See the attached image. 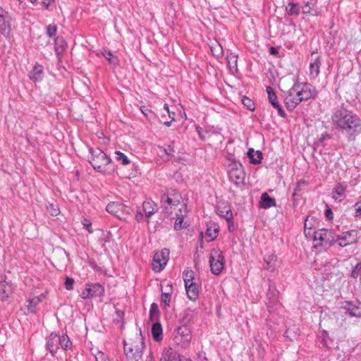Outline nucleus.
<instances>
[{
    "mask_svg": "<svg viewBox=\"0 0 361 361\" xmlns=\"http://www.w3.org/2000/svg\"><path fill=\"white\" fill-rule=\"evenodd\" d=\"M316 222V219L314 217L307 216L306 217L304 223V233L306 236L311 235V230L314 226V223Z\"/></svg>",
    "mask_w": 361,
    "mask_h": 361,
    "instance_id": "30",
    "label": "nucleus"
},
{
    "mask_svg": "<svg viewBox=\"0 0 361 361\" xmlns=\"http://www.w3.org/2000/svg\"><path fill=\"white\" fill-rule=\"evenodd\" d=\"M314 6L313 2L308 1L303 7H302V12L305 13H310L312 6Z\"/></svg>",
    "mask_w": 361,
    "mask_h": 361,
    "instance_id": "52",
    "label": "nucleus"
},
{
    "mask_svg": "<svg viewBox=\"0 0 361 361\" xmlns=\"http://www.w3.org/2000/svg\"><path fill=\"white\" fill-rule=\"evenodd\" d=\"M247 157L250 158L252 164H257L261 163L262 154L259 150L255 151L253 149L250 148L247 151Z\"/></svg>",
    "mask_w": 361,
    "mask_h": 361,
    "instance_id": "28",
    "label": "nucleus"
},
{
    "mask_svg": "<svg viewBox=\"0 0 361 361\" xmlns=\"http://www.w3.org/2000/svg\"><path fill=\"white\" fill-rule=\"evenodd\" d=\"M12 293L11 285L6 281L0 282V299L6 300Z\"/></svg>",
    "mask_w": 361,
    "mask_h": 361,
    "instance_id": "22",
    "label": "nucleus"
},
{
    "mask_svg": "<svg viewBox=\"0 0 361 361\" xmlns=\"http://www.w3.org/2000/svg\"><path fill=\"white\" fill-rule=\"evenodd\" d=\"M345 310L351 317H361V313L359 312L358 307L355 305L352 302H347V307H345Z\"/></svg>",
    "mask_w": 361,
    "mask_h": 361,
    "instance_id": "33",
    "label": "nucleus"
},
{
    "mask_svg": "<svg viewBox=\"0 0 361 361\" xmlns=\"http://www.w3.org/2000/svg\"><path fill=\"white\" fill-rule=\"evenodd\" d=\"M181 356L171 348H164L161 354L159 361H180Z\"/></svg>",
    "mask_w": 361,
    "mask_h": 361,
    "instance_id": "15",
    "label": "nucleus"
},
{
    "mask_svg": "<svg viewBox=\"0 0 361 361\" xmlns=\"http://www.w3.org/2000/svg\"><path fill=\"white\" fill-rule=\"evenodd\" d=\"M317 92L314 87L306 82H295L284 96L287 109H294L301 102L314 98Z\"/></svg>",
    "mask_w": 361,
    "mask_h": 361,
    "instance_id": "1",
    "label": "nucleus"
},
{
    "mask_svg": "<svg viewBox=\"0 0 361 361\" xmlns=\"http://www.w3.org/2000/svg\"><path fill=\"white\" fill-rule=\"evenodd\" d=\"M314 240L317 242V245H322L328 244L334 245V233L329 229H319L314 232Z\"/></svg>",
    "mask_w": 361,
    "mask_h": 361,
    "instance_id": "11",
    "label": "nucleus"
},
{
    "mask_svg": "<svg viewBox=\"0 0 361 361\" xmlns=\"http://www.w3.org/2000/svg\"><path fill=\"white\" fill-rule=\"evenodd\" d=\"M140 111H142V113L145 116H148V113H151L152 111L151 110H149L147 109L145 106H142L140 107Z\"/></svg>",
    "mask_w": 361,
    "mask_h": 361,
    "instance_id": "56",
    "label": "nucleus"
},
{
    "mask_svg": "<svg viewBox=\"0 0 361 361\" xmlns=\"http://www.w3.org/2000/svg\"><path fill=\"white\" fill-rule=\"evenodd\" d=\"M172 122L173 121H171V120L170 121H165L164 123V125L166 126V127H169L171 125Z\"/></svg>",
    "mask_w": 361,
    "mask_h": 361,
    "instance_id": "62",
    "label": "nucleus"
},
{
    "mask_svg": "<svg viewBox=\"0 0 361 361\" xmlns=\"http://www.w3.org/2000/svg\"><path fill=\"white\" fill-rule=\"evenodd\" d=\"M280 265V260L277 255L274 253H268L264 257V269L269 271H275Z\"/></svg>",
    "mask_w": 361,
    "mask_h": 361,
    "instance_id": "12",
    "label": "nucleus"
},
{
    "mask_svg": "<svg viewBox=\"0 0 361 361\" xmlns=\"http://www.w3.org/2000/svg\"><path fill=\"white\" fill-rule=\"evenodd\" d=\"M355 216H361V200L355 204Z\"/></svg>",
    "mask_w": 361,
    "mask_h": 361,
    "instance_id": "53",
    "label": "nucleus"
},
{
    "mask_svg": "<svg viewBox=\"0 0 361 361\" xmlns=\"http://www.w3.org/2000/svg\"><path fill=\"white\" fill-rule=\"evenodd\" d=\"M321 66V59L319 56L312 58L309 66V75L311 78L315 79L319 74Z\"/></svg>",
    "mask_w": 361,
    "mask_h": 361,
    "instance_id": "16",
    "label": "nucleus"
},
{
    "mask_svg": "<svg viewBox=\"0 0 361 361\" xmlns=\"http://www.w3.org/2000/svg\"><path fill=\"white\" fill-rule=\"evenodd\" d=\"M152 336L156 341H161L163 339V329L160 323H154L152 325Z\"/></svg>",
    "mask_w": 361,
    "mask_h": 361,
    "instance_id": "23",
    "label": "nucleus"
},
{
    "mask_svg": "<svg viewBox=\"0 0 361 361\" xmlns=\"http://www.w3.org/2000/svg\"><path fill=\"white\" fill-rule=\"evenodd\" d=\"M219 227L217 224H212L208 225L206 231V236L209 238V240H214L218 235Z\"/></svg>",
    "mask_w": 361,
    "mask_h": 361,
    "instance_id": "29",
    "label": "nucleus"
},
{
    "mask_svg": "<svg viewBox=\"0 0 361 361\" xmlns=\"http://www.w3.org/2000/svg\"><path fill=\"white\" fill-rule=\"evenodd\" d=\"M145 349V343L141 334H136L128 341H123V350L128 361H139Z\"/></svg>",
    "mask_w": 361,
    "mask_h": 361,
    "instance_id": "4",
    "label": "nucleus"
},
{
    "mask_svg": "<svg viewBox=\"0 0 361 361\" xmlns=\"http://www.w3.org/2000/svg\"><path fill=\"white\" fill-rule=\"evenodd\" d=\"M210 49L213 55L216 57H219L223 54V49L220 44L216 41L211 43Z\"/></svg>",
    "mask_w": 361,
    "mask_h": 361,
    "instance_id": "35",
    "label": "nucleus"
},
{
    "mask_svg": "<svg viewBox=\"0 0 361 361\" xmlns=\"http://www.w3.org/2000/svg\"><path fill=\"white\" fill-rule=\"evenodd\" d=\"M269 52H270L271 54H278L277 49L275 47H271L270 48Z\"/></svg>",
    "mask_w": 361,
    "mask_h": 361,
    "instance_id": "60",
    "label": "nucleus"
},
{
    "mask_svg": "<svg viewBox=\"0 0 361 361\" xmlns=\"http://www.w3.org/2000/svg\"><path fill=\"white\" fill-rule=\"evenodd\" d=\"M54 0H43L42 1V4L43 6H44L47 9L49 8V6L51 3H53Z\"/></svg>",
    "mask_w": 361,
    "mask_h": 361,
    "instance_id": "55",
    "label": "nucleus"
},
{
    "mask_svg": "<svg viewBox=\"0 0 361 361\" xmlns=\"http://www.w3.org/2000/svg\"><path fill=\"white\" fill-rule=\"evenodd\" d=\"M222 206L223 207L226 208V214L224 215V219L228 222V231L231 232L234 229V225L233 221V213L228 204H223Z\"/></svg>",
    "mask_w": 361,
    "mask_h": 361,
    "instance_id": "26",
    "label": "nucleus"
},
{
    "mask_svg": "<svg viewBox=\"0 0 361 361\" xmlns=\"http://www.w3.org/2000/svg\"><path fill=\"white\" fill-rule=\"evenodd\" d=\"M96 361H109L108 357L102 351L97 350L92 353Z\"/></svg>",
    "mask_w": 361,
    "mask_h": 361,
    "instance_id": "41",
    "label": "nucleus"
},
{
    "mask_svg": "<svg viewBox=\"0 0 361 361\" xmlns=\"http://www.w3.org/2000/svg\"><path fill=\"white\" fill-rule=\"evenodd\" d=\"M135 219L138 222H141L143 221V214L140 212H137L136 214H135Z\"/></svg>",
    "mask_w": 361,
    "mask_h": 361,
    "instance_id": "54",
    "label": "nucleus"
},
{
    "mask_svg": "<svg viewBox=\"0 0 361 361\" xmlns=\"http://www.w3.org/2000/svg\"><path fill=\"white\" fill-rule=\"evenodd\" d=\"M142 209L145 217L149 219L157 211V206L152 200H145L142 204Z\"/></svg>",
    "mask_w": 361,
    "mask_h": 361,
    "instance_id": "19",
    "label": "nucleus"
},
{
    "mask_svg": "<svg viewBox=\"0 0 361 361\" xmlns=\"http://www.w3.org/2000/svg\"><path fill=\"white\" fill-rule=\"evenodd\" d=\"M159 314V309L155 303H152L149 310V318L151 320H154Z\"/></svg>",
    "mask_w": 361,
    "mask_h": 361,
    "instance_id": "40",
    "label": "nucleus"
},
{
    "mask_svg": "<svg viewBox=\"0 0 361 361\" xmlns=\"http://www.w3.org/2000/svg\"><path fill=\"white\" fill-rule=\"evenodd\" d=\"M46 295L44 293L41 294L40 295L34 296L31 299L27 300V313H35L36 312V307L37 305L45 298Z\"/></svg>",
    "mask_w": 361,
    "mask_h": 361,
    "instance_id": "18",
    "label": "nucleus"
},
{
    "mask_svg": "<svg viewBox=\"0 0 361 361\" xmlns=\"http://www.w3.org/2000/svg\"><path fill=\"white\" fill-rule=\"evenodd\" d=\"M266 91L267 92L268 99L271 104L273 106V107L277 109L279 114L281 117H284L286 116V113L283 111L281 105L278 102L277 96L273 88L271 87H267Z\"/></svg>",
    "mask_w": 361,
    "mask_h": 361,
    "instance_id": "14",
    "label": "nucleus"
},
{
    "mask_svg": "<svg viewBox=\"0 0 361 361\" xmlns=\"http://www.w3.org/2000/svg\"><path fill=\"white\" fill-rule=\"evenodd\" d=\"M74 279L73 278L66 276L65 279V287L68 290H71L73 289Z\"/></svg>",
    "mask_w": 361,
    "mask_h": 361,
    "instance_id": "43",
    "label": "nucleus"
},
{
    "mask_svg": "<svg viewBox=\"0 0 361 361\" xmlns=\"http://www.w3.org/2000/svg\"><path fill=\"white\" fill-rule=\"evenodd\" d=\"M102 54L106 58L111 65L117 66L118 64V59L117 56H114L110 51L104 49L102 51Z\"/></svg>",
    "mask_w": 361,
    "mask_h": 361,
    "instance_id": "32",
    "label": "nucleus"
},
{
    "mask_svg": "<svg viewBox=\"0 0 361 361\" xmlns=\"http://www.w3.org/2000/svg\"><path fill=\"white\" fill-rule=\"evenodd\" d=\"M196 131H197V133H198L200 137L202 140H205L206 139V135L207 133V130H204L201 127L197 126L196 127Z\"/></svg>",
    "mask_w": 361,
    "mask_h": 361,
    "instance_id": "51",
    "label": "nucleus"
},
{
    "mask_svg": "<svg viewBox=\"0 0 361 361\" xmlns=\"http://www.w3.org/2000/svg\"><path fill=\"white\" fill-rule=\"evenodd\" d=\"M90 163L94 169L104 175H111L115 168L111 159L99 148L90 149Z\"/></svg>",
    "mask_w": 361,
    "mask_h": 361,
    "instance_id": "3",
    "label": "nucleus"
},
{
    "mask_svg": "<svg viewBox=\"0 0 361 361\" xmlns=\"http://www.w3.org/2000/svg\"><path fill=\"white\" fill-rule=\"evenodd\" d=\"M245 176L243 166L240 163H233L228 169L229 180L235 185L239 186L243 185Z\"/></svg>",
    "mask_w": 361,
    "mask_h": 361,
    "instance_id": "9",
    "label": "nucleus"
},
{
    "mask_svg": "<svg viewBox=\"0 0 361 361\" xmlns=\"http://www.w3.org/2000/svg\"><path fill=\"white\" fill-rule=\"evenodd\" d=\"M161 300L166 307H169L171 300V294L169 293H163L161 296Z\"/></svg>",
    "mask_w": 361,
    "mask_h": 361,
    "instance_id": "45",
    "label": "nucleus"
},
{
    "mask_svg": "<svg viewBox=\"0 0 361 361\" xmlns=\"http://www.w3.org/2000/svg\"><path fill=\"white\" fill-rule=\"evenodd\" d=\"M49 213L51 216H56L59 214V209L56 207H54L53 204H50L49 207Z\"/></svg>",
    "mask_w": 361,
    "mask_h": 361,
    "instance_id": "50",
    "label": "nucleus"
},
{
    "mask_svg": "<svg viewBox=\"0 0 361 361\" xmlns=\"http://www.w3.org/2000/svg\"><path fill=\"white\" fill-rule=\"evenodd\" d=\"M126 209L125 206L121 203L112 202L107 204L106 209L109 213L119 219H121L123 212Z\"/></svg>",
    "mask_w": 361,
    "mask_h": 361,
    "instance_id": "17",
    "label": "nucleus"
},
{
    "mask_svg": "<svg viewBox=\"0 0 361 361\" xmlns=\"http://www.w3.org/2000/svg\"><path fill=\"white\" fill-rule=\"evenodd\" d=\"M204 357H206V355L203 352H200L199 354H198V359H199V361H201L203 360Z\"/></svg>",
    "mask_w": 361,
    "mask_h": 361,
    "instance_id": "61",
    "label": "nucleus"
},
{
    "mask_svg": "<svg viewBox=\"0 0 361 361\" xmlns=\"http://www.w3.org/2000/svg\"><path fill=\"white\" fill-rule=\"evenodd\" d=\"M178 206V211L180 214H176L177 218L174 223V228L176 230H180L183 228V210L185 212V206L183 204H180Z\"/></svg>",
    "mask_w": 361,
    "mask_h": 361,
    "instance_id": "25",
    "label": "nucleus"
},
{
    "mask_svg": "<svg viewBox=\"0 0 361 361\" xmlns=\"http://www.w3.org/2000/svg\"><path fill=\"white\" fill-rule=\"evenodd\" d=\"M286 11L290 16H297L299 13V7L298 4L293 2H289L286 6Z\"/></svg>",
    "mask_w": 361,
    "mask_h": 361,
    "instance_id": "36",
    "label": "nucleus"
},
{
    "mask_svg": "<svg viewBox=\"0 0 361 361\" xmlns=\"http://www.w3.org/2000/svg\"><path fill=\"white\" fill-rule=\"evenodd\" d=\"M72 343L66 334L59 336L56 334L51 333L47 343V347L53 356H55V354L60 348L64 350H67L70 349Z\"/></svg>",
    "mask_w": 361,
    "mask_h": 361,
    "instance_id": "5",
    "label": "nucleus"
},
{
    "mask_svg": "<svg viewBox=\"0 0 361 361\" xmlns=\"http://www.w3.org/2000/svg\"><path fill=\"white\" fill-rule=\"evenodd\" d=\"M223 204H228V202L225 201L219 202L217 205V210L219 213V215L224 218V215L226 214V208L223 207Z\"/></svg>",
    "mask_w": 361,
    "mask_h": 361,
    "instance_id": "48",
    "label": "nucleus"
},
{
    "mask_svg": "<svg viewBox=\"0 0 361 361\" xmlns=\"http://www.w3.org/2000/svg\"><path fill=\"white\" fill-rule=\"evenodd\" d=\"M159 150L161 152H163L166 155L169 156V157H173L174 155V149L173 147H171V146H169L168 148H164L163 147H159Z\"/></svg>",
    "mask_w": 361,
    "mask_h": 361,
    "instance_id": "44",
    "label": "nucleus"
},
{
    "mask_svg": "<svg viewBox=\"0 0 361 361\" xmlns=\"http://www.w3.org/2000/svg\"><path fill=\"white\" fill-rule=\"evenodd\" d=\"M167 113L169 114V118H171V121H173L175 120V118H174L175 113L173 111H169Z\"/></svg>",
    "mask_w": 361,
    "mask_h": 361,
    "instance_id": "59",
    "label": "nucleus"
},
{
    "mask_svg": "<svg viewBox=\"0 0 361 361\" xmlns=\"http://www.w3.org/2000/svg\"><path fill=\"white\" fill-rule=\"evenodd\" d=\"M183 281L185 285L194 282V273L191 269H186L183 272Z\"/></svg>",
    "mask_w": 361,
    "mask_h": 361,
    "instance_id": "38",
    "label": "nucleus"
},
{
    "mask_svg": "<svg viewBox=\"0 0 361 361\" xmlns=\"http://www.w3.org/2000/svg\"><path fill=\"white\" fill-rule=\"evenodd\" d=\"M0 32L5 37H8L11 32L10 24H0Z\"/></svg>",
    "mask_w": 361,
    "mask_h": 361,
    "instance_id": "42",
    "label": "nucleus"
},
{
    "mask_svg": "<svg viewBox=\"0 0 361 361\" xmlns=\"http://www.w3.org/2000/svg\"><path fill=\"white\" fill-rule=\"evenodd\" d=\"M176 338L183 346L188 345L192 339L191 331L188 326L183 325L177 329Z\"/></svg>",
    "mask_w": 361,
    "mask_h": 361,
    "instance_id": "13",
    "label": "nucleus"
},
{
    "mask_svg": "<svg viewBox=\"0 0 361 361\" xmlns=\"http://www.w3.org/2000/svg\"><path fill=\"white\" fill-rule=\"evenodd\" d=\"M117 313L118 316H120L121 317H123L124 316V312L123 311H118Z\"/></svg>",
    "mask_w": 361,
    "mask_h": 361,
    "instance_id": "64",
    "label": "nucleus"
},
{
    "mask_svg": "<svg viewBox=\"0 0 361 361\" xmlns=\"http://www.w3.org/2000/svg\"><path fill=\"white\" fill-rule=\"evenodd\" d=\"M276 205V201L267 192L262 193L261 196V207L264 209L270 208Z\"/></svg>",
    "mask_w": 361,
    "mask_h": 361,
    "instance_id": "27",
    "label": "nucleus"
},
{
    "mask_svg": "<svg viewBox=\"0 0 361 361\" xmlns=\"http://www.w3.org/2000/svg\"><path fill=\"white\" fill-rule=\"evenodd\" d=\"M82 224L83 226L87 230L89 233H93V230L92 228V222L90 220H88L87 219H84L82 221Z\"/></svg>",
    "mask_w": 361,
    "mask_h": 361,
    "instance_id": "47",
    "label": "nucleus"
},
{
    "mask_svg": "<svg viewBox=\"0 0 361 361\" xmlns=\"http://www.w3.org/2000/svg\"><path fill=\"white\" fill-rule=\"evenodd\" d=\"M185 291L187 293L188 298L190 300H196L199 295V289L196 283H190L187 285H185Z\"/></svg>",
    "mask_w": 361,
    "mask_h": 361,
    "instance_id": "21",
    "label": "nucleus"
},
{
    "mask_svg": "<svg viewBox=\"0 0 361 361\" xmlns=\"http://www.w3.org/2000/svg\"><path fill=\"white\" fill-rule=\"evenodd\" d=\"M104 287L98 283H87L85 288L80 292V296L82 299L94 298L102 297L104 294Z\"/></svg>",
    "mask_w": 361,
    "mask_h": 361,
    "instance_id": "8",
    "label": "nucleus"
},
{
    "mask_svg": "<svg viewBox=\"0 0 361 361\" xmlns=\"http://www.w3.org/2000/svg\"><path fill=\"white\" fill-rule=\"evenodd\" d=\"M361 273V262H359L356 264L354 269L351 272V276L353 278H357Z\"/></svg>",
    "mask_w": 361,
    "mask_h": 361,
    "instance_id": "46",
    "label": "nucleus"
},
{
    "mask_svg": "<svg viewBox=\"0 0 361 361\" xmlns=\"http://www.w3.org/2000/svg\"><path fill=\"white\" fill-rule=\"evenodd\" d=\"M115 159L120 161L123 165L126 166L130 163L128 157L120 151L115 152Z\"/></svg>",
    "mask_w": 361,
    "mask_h": 361,
    "instance_id": "37",
    "label": "nucleus"
},
{
    "mask_svg": "<svg viewBox=\"0 0 361 361\" xmlns=\"http://www.w3.org/2000/svg\"><path fill=\"white\" fill-rule=\"evenodd\" d=\"M346 190V185L341 183H338L333 191V198L337 200L338 197H344V193Z\"/></svg>",
    "mask_w": 361,
    "mask_h": 361,
    "instance_id": "31",
    "label": "nucleus"
},
{
    "mask_svg": "<svg viewBox=\"0 0 361 361\" xmlns=\"http://www.w3.org/2000/svg\"><path fill=\"white\" fill-rule=\"evenodd\" d=\"M237 55L233 53H230L227 56L228 64L233 72H237Z\"/></svg>",
    "mask_w": 361,
    "mask_h": 361,
    "instance_id": "34",
    "label": "nucleus"
},
{
    "mask_svg": "<svg viewBox=\"0 0 361 361\" xmlns=\"http://www.w3.org/2000/svg\"><path fill=\"white\" fill-rule=\"evenodd\" d=\"M164 109L165 111H166V112H169L170 111L169 105L167 104H164Z\"/></svg>",
    "mask_w": 361,
    "mask_h": 361,
    "instance_id": "63",
    "label": "nucleus"
},
{
    "mask_svg": "<svg viewBox=\"0 0 361 361\" xmlns=\"http://www.w3.org/2000/svg\"><path fill=\"white\" fill-rule=\"evenodd\" d=\"M67 47L66 42L62 37H56L55 39V52L56 55L60 58Z\"/></svg>",
    "mask_w": 361,
    "mask_h": 361,
    "instance_id": "24",
    "label": "nucleus"
},
{
    "mask_svg": "<svg viewBox=\"0 0 361 361\" xmlns=\"http://www.w3.org/2000/svg\"><path fill=\"white\" fill-rule=\"evenodd\" d=\"M56 30H57V27H56V26L54 24H53V25L50 24L47 27V35L49 37H52V36L55 35V34L56 32Z\"/></svg>",
    "mask_w": 361,
    "mask_h": 361,
    "instance_id": "49",
    "label": "nucleus"
},
{
    "mask_svg": "<svg viewBox=\"0 0 361 361\" xmlns=\"http://www.w3.org/2000/svg\"><path fill=\"white\" fill-rule=\"evenodd\" d=\"M145 361H154V357L152 355V353H150L146 357Z\"/></svg>",
    "mask_w": 361,
    "mask_h": 361,
    "instance_id": "58",
    "label": "nucleus"
},
{
    "mask_svg": "<svg viewBox=\"0 0 361 361\" xmlns=\"http://www.w3.org/2000/svg\"><path fill=\"white\" fill-rule=\"evenodd\" d=\"M242 103L245 106L247 107V109L250 111H253L255 108L254 102L247 97L245 96L242 98Z\"/></svg>",
    "mask_w": 361,
    "mask_h": 361,
    "instance_id": "39",
    "label": "nucleus"
},
{
    "mask_svg": "<svg viewBox=\"0 0 361 361\" xmlns=\"http://www.w3.org/2000/svg\"><path fill=\"white\" fill-rule=\"evenodd\" d=\"M360 239L358 232L355 229L349 230L341 233L340 235L334 234V244H338L341 247L357 243Z\"/></svg>",
    "mask_w": 361,
    "mask_h": 361,
    "instance_id": "6",
    "label": "nucleus"
},
{
    "mask_svg": "<svg viewBox=\"0 0 361 361\" xmlns=\"http://www.w3.org/2000/svg\"><path fill=\"white\" fill-rule=\"evenodd\" d=\"M43 66L40 64L35 63L30 72L29 78L34 82H39L42 80L43 78Z\"/></svg>",
    "mask_w": 361,
    "mask_h": 361,
    "instance_id": "20",
    "label": "nucleus"
},
{
    "mask_svg": "<svg viewBox=\"0 0 361 361\" xmlns=\"http://www.w3.org/2000/svg\"><path fill=\"white\" fill-rule=\"evenodd\" d=\"M326 216L329 219H332L333 218V212H332V211L330 209H328L326 210Z\"/></svg>",
    "mask_w": 361,
    "mask_h": 361,
    "instance_id": "57",
    "label": "nucleus"
},
{
    "mask_svg": "<svg viewBox=\"0 0 361 361\" xmlns=\"http://www.w3.org/2000/svg\"><path fill=\"white\" fill-rule=\"evenodd\" d=\"M209 264L211 271L214 274L219 275L222 271L225 264V259L220 250L213 249L211 250Z\"/></svg>",
    "mask_w": 361,
    "mask_h": 361,
    "instance_id": "7",
    "label": "nucleus"
},
{
    "mask_svg": "<svg viewBox=\"0 0 361 361\" xmlns=\"http://www.w3.org/2000/svg\"><path fill=\"white\" fill-rule=\"evenodd\" d=\"M333 125L338 129L348 132L361 130V120L353 111L341 107L331 116Z\"/></svg>",
    "mask_w": 361,
    "mask_h": 361,
    "instance_id": "2",
    "label": "nucleus"
},
{
    "mask_svg": "<svg viewBox=\"0 0 361 361\" xmlns=\"http://www.w3.org/2000/svg\"><path fill=\"white\" fill-rule=\"evenodd\" d=\"M169 258V250L162 249L157 252L152 263V269L156 272H159L166 267Z\"/></svg>",
    "mask_w": 361,
    "mask_h": 361,
    "instance_id": "10",
    "label": "nucleus"
}]
</instances>
